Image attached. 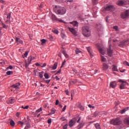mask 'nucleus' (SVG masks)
<instances>
[{
  "instance_id": "obj_1",
  "label": "nucleus",
  "mask_w": 129,
  "mask_h": 129,
  "mask_svg": "<svg viewBox=\"0 0 129 129\" xmlns=\"http://www.w3.org/2000/svg\"><path fill=\"white\" fill-rule=\"evenodd\" d=\"M82 33L84 37L88 38L90 37V30H89V27L88 26H84L82 28Z\"/></svg>"
},
{
  "instance_id": "obj_2",
  "label": "nucleus",
  "mask_w": 129,
  "mask_h": 129,
  "mask_svg": "<svg viewBox=\"0 0 129 129\" xmlns=\"http://www.w3.org/2000/svg\"><path fill=\"white\" fill-rule=\"evenodd\" d=\"M55 13L57 15H64L66 14V9L65 8L62 7H55Z\"/></svg>"
},
{
  "instance_id": "obj_3",
  "label": "nucleus",
  "mask_w": 129,
  "mask_h": 129,
  "mask_svg": "<svg viewBox=\"0 0 129 129\" xmlns=\"http://www.w3.org/2000/svg\"><path fill=\"white\" fill-rule=\"evenodd\" d=\"M111 124L113 125H119L121 124V120L119 118H116L115 119H112L110 121Z\"/></svg>"
},
{
  "instance_id": "obj_4",
  "label": "nucleus",
  "mask_w": 129,
  "mask_h": 129,
  "mask_svg": "<svg viewBox=\"0 0 129 129\" xmlns=\"http://www.w3.org/2000/svg\"><path fill=\"white\" fill-rule=\"evenodd\" d=\"M129 17V10H125V11L122 12L120 14V18L123 20L125 19H128Z\"/></svg>"
},
{
  "instance_id": "obj_5",
  "label": "nucleus",
  "mask_w": 129,
  "mask_h": 129,
  "mask_svg": "<svg viewBox=\"0 0 129 129\" xmlns=\"http://www.w3.org/2000/svg\"><path fill=\"white\" fill-rule=\"evenodd\" d=\"M115 8H114V6L113 5H109L106 6V7H104L103 12H113Z\"/></svg>"
},
{
  "instance_id": "obj_6",
  "label": "nucleus",
  "mask_w": 129,
  "mask_h": 129,
  "mask_svg": "<svg viewBox=\"0 0 129 129\" xmlns=\"http://www.w3.org/2000/svg\"><path fill=\"white\" fill-rule=\"evenodd\" d=\"M118 82L122 83V84L120 85V89H124V88H125V85H128L127 82L122 80H118Z\"/></svg>"
},
{
  "instance_id": "obj_7",
  "label": "nucleus",
  "mask_w": 129,
  "mask_h": 129,
  "mask_svg": "<svg viewBox=\"0 0 129 129\" xmlns=\"http://www.w3.org/2000/svg\"><path fill=\"white\" fill-rule=\"evenodd\" d=\"M77 121V118H74L72 119H71L69 123V126L70 127H72V126H73V125H74L75 123H76Z\"/></svg>"
},
{
  "instance_id": "obj_8",
  "label": "nucleus",
  "mask_w": 129,
  "mask_h": 129,
  "mask_svg": "<svg viewBox=\"0 0 129 129\" xmlns=\"http://www.w3.org/2000/svg\"><path fill=\"white\" fill-rule=\"evenodd\" d=\"M116 5L119 6H125L126 1L124 0H119L116 2Z\"/></svg>"
},
{
  "instance_id": "obj_9",
  "label": "nucleus",
  "mask_w": 129,
  "mask_h": 129,
  "mask_svg": "<svg viewBox=\"0 0 129 129\" xmlns=\"http://www.w3.org/2000/svg\"><path fill=\"white\" fill-rule=\"evenodd\" d=\"M129 40L127 39L126 40H123L120 42V43L118 44L119 47H121V48H123L126 44H127V42H128Z\"/></svg>"
},
{
  "instance_id": "obj_10",
  "label": "nucleus",
  "mask_w": 129,
  "mask_h": 129,
  "mask_svg": "<svg viewBox=\"0 0 129 129\" xmlns=\"http://www.w3.org/2000/svg\"><path fill=\"white\" fill-rule=\"evenodd\" d=\"M107 54L108 56H109V57H111L112 56V53H113V50L111 49V47L110 46H109V47L107 49Z\"/></svg>"
},
{
  "instance_id": "obj_11",
  "label": "nucleus",
  "mask_w": 129,
  "mask_h": 129,
  "mask_svg": "<svg viewBox=\"0 0 129 129\" xmlns=\"http://www.w3.org/2000/svg\"><path fill=\"white\" fill-rule=\"evenodd\" d=\"M7 19L8 20L5 21L6 24H11V13L7 14Z\"/></svg>"
},
{
  "instance_id": "obj_12",
  "label": "nucleus",
  "mask_w": 129,
  "mask_h": 129,
  "mask_svg": "<svg viewBox=\"0 0 129 129\" xmlns=\"http://www.w3.org/2000/svg\"><path fill=\"white\" fill-rule=\"evenodd\" d=\"M116 85H117V84L115 81H113L110 83V87L112 88H115V87H116Z\"/></svg>"
},
{
  "instance_id": "obj_13",
  "label": "nucleus",
  "mask_w": 129,
  "mask_h": 129,
  "mask_svg": "<svg viewBox=\"0 0 129 129\" xmlns=\"http://www.w3.org/2000/svg\"><path fill=\"white\" fill-rule=\"evenodd\" d=\"M87 50L88 52L89 53L91 57L92 58V57H93V55L92 53V49H91V47H87Z\"/></svg>"
},
{
  "instance_id": "obj_14",
  "label": "nucleus",
  "mask_w": 129,
  "mask_h": 129,
  "mask_svg": "<svg viewBox=\"0 0 129 129\" xmlns=\"http://www.w3.org/2000/svg\"><path fill=\"white\" fill-rule=\"evenodd\" d=\"M70 32H71L72 34H73V35H75V34H76V30H75V29L73 28H70L69 27L68 28Z\"/></svg>"
},
{
  "instance_id": "obj_15",
  "label": "nucleus",
  "mask_w": 129,
  "mask_h": 129,
  "mask_svg": "<svg viewBox=\"0 0 129 129\" xmlns=\"http://www.w3.org/2000/svg\"><path fill=\"white\" fill-rule=\"evenodd\" d=\"M98 50L99 51L100 54L102 55H104L105 54V51L103 50V49H102L100 46H98Z\"/></svg>"
},
{
  "instance_id": "obj_16",
  "label": "nucleus",
  "mask_w": 129,
  "mask_h": 129,
  "mask_svg": "<svg viewBox=\"0 0 129 129\" xmlns=\"http://www.w3.org/2000/svg\"><path fill=\"white\" fill-rule=\"evenodd\" d=\"M70 24L73 25L74 27H78V22L76 21L70 22Z\"/></svg>"
},
{
  "instance_id": "obj_17",
  "label": "nucleus",
  "mask_w": 129,
  "mask_h": 129,
  "mask_svg": "<svg viewBox=\"0 0 129 129\" xmlns=\"http://www.w3.org/2000/svg\"><path fill=\"white\" fill-rule=\"evenodd\" d=\"M102 69H103V70H104V71H105L106 70H107V69H108V65H107V64L106 63H103Z\"/></svg>"
},
{
  "instance_id": "obj_18",
  "label": "nucleus",
  "mask_w": 129,
  "mask_h": 129,
  "mask_svg": "<svg viewBox=\"0 0 129 129\" xmlns=\"http://www.w3.org/2000/svg\"><path fill=\"white\" fill-rule=\"evenodd\" d=\"M20 85H21V84L20 83H17L16 84L13 85L10 87H13V88H16V89H17V88H19Z\"/></svg>"
},
{
  "instance_id": "obj_19",
  "label": "nucleus",
  "mask_w": 129,
  "mask_h": 129,
  "mask_svg": "<svg viewBox=\"0 0 129 129\" xmlns=\"http://www.w3.org/2000/svg\"><path fill=\"white\" fill-rule=\"evenodd\" d=\"M84 126V122H81V123H80V124L77 126V129L82 128V127H83Z\"/></svg>"
},
{
  "instance_id": "obj_20",
  "label": "nucleus",
  "mask_w": 129,
  "mask_h": 129,
  "mask_svg": "<svg viewBox=\"0 0 129 129\" xmlns=\"http://www.w3.org/2000/svg\"><path fill=\"white\" fill-rule=\"evenodd\" d=\"M34 59H35V57H33L32 56H30L28 57V65L29 64H30V63H31V62H32V60H34Z\"/></svg>"
},
{
  "instance_id": "obj_21",
  "label": "nucleus",
  "mask_w": 129,
  "mask_h": 129,
  "mask_svg": "<svg viewBox=\"0 0 129 129\" xmlns=\"http://www.w3.org/2000/svg\"><path fill=\"white\" fill-rule=\"evenodd\" d=\"M9 100V103L13 104L16 102V100H15V99L13 98H10Z\"/></svg>"
},
{
  "instance_id": "obj_22",
  "label": "nucleus",
  "mask_w": 129,
  "mask_h": 129,
  "mask_svg": "<svg viewBox=\"0 0 129 129\" xmlns=\"http://www.w3.org/2000/svg\"><path fill=\"white\" fill-rule=\"evenodd\" d=\"M51 17H52V20H54L55 21H59V22H62V20H58V18H57L56 16L54 15H52Z\"/></svg>"
},
{
  "instance_id": "obj_23",
  "label": "nucleus",
  "mask_w": 129,
  "mask_h": 129,
  "mask_svg": "<svg viewBox=\"0 0 129 129\" xmlns=\"http://www.w3.org/2000/svg\"><path fill=\"white\" fill-rule=\"evenodd\" d=\"M62 53L63 54L66 58H69V55L66 53V50H62Z\"/></svg>"
},
{
  "instance_id": "obj_24",
  "label": "nucleus",
  "mask_w": 129,
  "mask_h": 129,
  "mask_svg": "<svg viewBox=\"0 0 129 129\" xmlns=\"http://www.w3.org/2000/svg\"><path fill=\"white\" fill-rule=\"evenodd\" d=\"M58 63L55 62L52 67V70H56L57 69V66Z\"/></svg>"
},
{
  "instance_id": "obj_25",
  "label": "nucleus",
  "mask_w": 129,
  "mask_h": 129,
  "mask_svg": "<svg viewBox=\"0 0 129 129\" xmlns=\"http://www.w3.org/2000/svg\"><path fill=\"white\" fill-rule=\"evenodd\" d=\"M52 31L54 34H56V35H58V34H59V31H58V30L56 29H53Z\"/></svg>"
},
{
  "instance_id": "obj_26",
  "label": "nucleus",
  "mask_w": 129,
  "mask_h": 129,
  "mask_svg": "<svg viewBox=\"0 0 129 129\" xmlns=\"http://www.w3.org/2000/svg\"><path fill=\"white\" fill-rule=\"evenodd\" d=\"M10 125H11V126H15V124H16L15 123V121L13 119H11L10 120Z\"/></svg>"
},
{
  "instance_id": "obj_27",
  "label": "nucleus",
  "mask_w": 129,
  "mask_h": 129,
  "mask_svg": "<svg viewBox=\"0 0 129 129\" xmlns=\"http://www.w3.org/2000/svg\"><path fill=\"white\" fill-rule=\"evenodd\" d=\"M124 123L125 124L129 125V118H125L124 120Z\"/></svg>"
},
{
  "instance_id": "obj_28",
  "label": "nucleus",
  "mask_w": 129,
  "mask_h": 129,
  "mask_svg": "<svg viewBox=\"0 0 129 129\" xmlns=\"http://www.w3.org/2000/svg\"><path fill=\"white\" fill-rule=\"evenodd\" d=\"M26 121H27V120H26V117L24 118L23 120V121H21V123H20V124L21 125V126H24V123H25Z\"/></svg>"
},
{
  "instance_id": "obj_29",
  "label": "nucleus",
  "mask_w": 129,
  "mask_h": 129,
  "mask_svg": "<svg viewBox=\"0 0 129 129\" xmlns=\"http://www.w3.org/2000/svg\"><path fill=\"white\" fill-rule=\"evenodd\" d=\"M78 107L79 108H80L81 110H84V107H83V106L81 105V103H79V105H78Z\"/></svg>"
},
{
  "instance_id": "obj_30",
  "label": "nucleus",
  "mask_w": 129,
  "mask_h": 129,
  "mask_svg": "<svg viewBox=\"0 0 129 129\" xmlns=\"http://www.w3.org/2000/svg\"><path fill=\"white\" fill-rule=\"evenodd\" d=\"M113 68H112V71H118V70H117V68L116 67V66L113 65Z\"/></svg>"
},
{
  "instance_id": "obj_31",
  "label": "nucleus",
  "mask_w": 129,
  "mask_h": 129,
  "mask_svg": "<svg viewBox=\"0 0 129 129\" xmlns=\"http://www.w3.org/2000/svg\"><path fill=\"white\" fill-rule=\"evenodd\" d=\"M95 126L96 129H101L100 127V125H99V123H96Z\"/></svg>"
},
{
  "instance_id": "obj_32",
  "label": "nucleus",
  "mask_w": 129,
  "mask_h": 129,
  "mask_svg": "<svg viewBox=\"0 0 129 129\" xmlns=\"http://www.w3.org/2000/svg\"><path fill=\"white\" fill-rule=\"evenodd\" d=\"M101 59L102 62H105V61H106V58H105L104 56L102 55L101 56Z\"/></svg>"
},
{
  "instance_id": "obj_33",
  "label": "nucleus",
  "mask_w": 129,
  "mask_h": 129,
  "mask_svg": "<svg viewBox=\"0 0 129 129\" xmlns=\"http://www.w3.org/2000/svg\"><path fill=\"white\" fill-rule=\"evenodd\" d=\"M59 119L60 120H61V121H67V119L64 117H62Z\"/></svg>"
},
{
  "instance_id": "obj_34",
  "label": "nucleus",
  "mask_w": 129,
  "mask_h": 129,
  "mask_svg": "<svg viewBox=\"0 0 129 129\" xmlns=\"http://www.w3.org/2000/svg\"><path fill=\"white\" fill-rule=\"evenodd\" d=\"M41 45L43 46V45H44V44H46V39H41Z\"/></svg>"
},
{
  "instance_id": "obj_35",
  "label": "nucleus",
  "mask_w": 129,
  "mask_h": 129,
  "mask_svg": "<svg viewBox=\"0 0 129 129\" xmlns=\"http://www.w3.org/2000/svg\"><path fill=\"white\" fill-rule=\"evenodd\" d=\"M70 84H76L77 83V80H75L73 81L70 82Z\"/></svg>"
},
{
  "instance_id": "obj_36",
  "label": "nucleus",
  "mask_w": 129,
  "mask_h": 129,
  "mask_svg": "<svg viewBox=\"0 0 129 129\" xmlns=\"http://www.w3.org/2000/svg\"><path fill=\"white\" fill-rule=\"evenodd\" d=\"M43 73H44V72H41L39 73L40 78H41V79L43 78Z\"/></svg>"
},
{
  "instance_id": "obj_37",
  "label": "nucleus",
  "mask_w": 129,
  "mask_h": 129,
  "mask_svg": "<svg viewBox=\"0 0 129 129\" xmlns=\"http://www.w3.org/2000/svg\"><path fill=\"white\" fill-rule=\"evenodd\" d=\"M44 76L45 79H48L49 78V74H48L47 73H45L44 75Z\"/></svg>"
},
{
  "instance_id": "obj_38",
  "label": "nucleus",
  "mask_w": 129,
  "mask_h": 129,
  "mask_svg": "<svg viewBox=\"0 0 129 129\" xmlns=\"http://www.w3.org/2000/svg\"><path fill=\"white\" fill-rule=\"evenodd\" d=\"M55 112H56V109L52 108L51 109V113H52V114H54V113H55Z\"/></svg>"
},
{
  "instance_id": "obj_39",
  "label": "nucleus",
  "mask_w": 129,
  "mask_h": 129,
  "mask_svg": "<svg viewBox=\"0 0 129 129\" xmlns=\"http://www.w3.org/2000/svg\"><path fill=\"white\" fill-rule=\"evenodd\" d=\"M127 109H128V107H127L126 109H123L121 111V113H124V112H125V111H126V110H127Z\"/></svg>"
},
{
  "instance_id": "obj_40",
  "label": "nucleus",
  "mask_w": 129,
  "mask_h": 129,
  "mask_svg": "<svg viewBox=\"0 0 129 129\" xmlns=\"http://www.w3.org/2000/svg\"><path fill=\"white\" fill-rule=\"evenodd\" d=\"M28 54H29V51H25V52L24 54V57H27Z\"/></svg>"
},
{
  "instance_id": "obj_41",
  "label": "nucleus",
  "mask_w": 129,
  "mask_h": 129,
  "mask_svg": "<svg viewBox=\"0 0 129 129\" xmlns=\"http://www.w3.org/2000/svg\"><path fill=\"white\" fill-rule=\"evenodd\" d=\"M93 5H97V0H92Z\"/></svg>"
},
{
  "instance_id": "obj_42",
  "label": "nucleus",
  "mask_w": 129,
  "mask_h": 129,
  "mask_svg": "<svg viewBox=\"0 0 129 129\" xmlns=\"http://www.w3.org/2000/svg\"><path fill=\"white\" fill-rule=\"evenodd\" d=\"M48 39L50 40V41H53V36L51 35H48Z\"/></svg>"
},
{
  "instance_id": "obj_43",
  "label": "nucleus",
  "mask_w": 129,
  "mask_h": 129,
  "mask_svg": "<svg viewBox=\"0 0 129 129\" xmlns=\"http://www.w3.org/2000/svg\"><path fill=\"white\" fill-rule=\"evenodd\" d=\"M96 26L97 29H99V28L101 29V27H102V26L100 24H96Z\"/></svg>"
},
{
  "instance_id": "obj_44",
  "label": "nucleus",
  "mask_w": 129,
  "mask_h": 129,
  "mask_svg": "<svg viewBox=\"0 0 129 129\" xmlns=\"http://www.w3.org/2000/svg\"><path fill=\"white\" fill-rule=\"evenodd\" d=\"M6 73L7 75H11V74H13V71H8Z\"/></svg>"
},
{
  "instance_id": "obj_45",
  "label": "nucleus",
  "mask_w": 129,
  "mask_h": 129,
  "mask_svg": "<svg viewBox=\"0 0 129 129\" xmlns=\"http://www.w3.org/2000/svg\"><path fill=\"white\" fill-rule=\"evenodd\" d=\"M81 51L79 49H76V54H79Z\"/></svg>"
},
{
  "instance_id": "obj_46",
  "label": "nucleus",
  "mask_w": 129,
  "mask_h": 129,
  "mask_svg": "<svg viewBox=\"0 0 129 129\" xmlns=\"http://www.w3.org/2000/svg\"><path fill=\"white\" fill-rule=\"evenodd\" d=\"M61 73V69H60L54 75H57V74H60Z\"/></svg>"
},
{
  "instance_id": "obj_47",
  "label": "nucleus",
  "mask_w": 129,
  "mask_h": 129,
  "mask_svg": "<svg viewBox=\"0 0 129 129\" xmlns=\"http://www.w3.org/2000/svg\"><path fill=\"white\" fill-rule=\"evenodd\" d=\"M114 30H115V31H118V26H114L113 27Z\"/></svg>"
},
{
  "instance_id": "obj_48",
  "label": "nucleus",
  "mask_w": 129,
  "mask_h": 129,
  "mask_svg": "<svg viewBox=\"0 0 129 129\" xmlns=\"http://www.w3.org/2000/svg\"><path fill=\"white\" fill-rule=\"evenodd\" d=\"M40 111H42V107H40L39 109H38V110H37L36 111V112H40Z\"/></svg>"
},
{
  "instance_id": "obj_49",
  "label": "nucleus",
  "mask_w": 129,
  "mask_h": 129,
  "mask_svg": "<svg viewBox=\"0 0 129 129\" xmlns=\"http://www.w3.org/2000/svg\"><path fill=\"white\" fill-rule=\"evenodd\" d=\"M58 3H64L65 2V0H55Z\"/></svg>"
},
{
  "instance_id": "obj_50",
  "label": "nucleus",
  "mask_w": 129,
  "mask_h": 129,
  "mask_svg": "<svg viewBox=\"0 0 129 129\" xmlns=\"http://www.w3.org/2000/svg\"><path fill=\"white\" fill-rule=\"evenodd\" d=\"M60 36L62 38V39H64V38H65V34H64L63 33H61L60 34Z\"/></svg>"
},
{
  "instance_id": "obj_51",
  "label": "nucleus",
  "mask_w": 129,
  "mask_h": 129,
  "mask_svg": "<svg viewBox=\"0 0 129 129\" xmlns=\"http://www.w3.org/2000/svg\"><path fill=\"white\" fill-rule=\"evenodd\" d=\"M25 67H26V68H28V66L29 64H28V62H27V60H25Z\"/></svg>"
},
{
  "instance_id": "obj_52",
  "label": "nucleus",
  "mask_w": 129,
  "mask_h": 129,
  "mask_svg": "<svg viewBox=\"0 0 129 129\" xmlns=\"http://www.w3.org/2000/svg\"><path fill=\"white\" fill-rule=\"evenodd\" d=\"M68 126V124H65L63 126V129H67V127Z\"/></svg>"
},
{
  "instance_id": "obj_53",
  "label": "nucleus",
  "mask_w": 129,
  "mask_h": 129,
  "mask_svg": "<svg viewBox=\"0 0 129 129\" xmlns=\"http://www.w3.org/2000/svg\"><path fill=\"white\" fill-rule=\"evenodd\" d=\"M94 115L96 117V116H97L98 115V112H95L94 113Z\"/></svg>"
},
{
  "instance_id": "obj_54",
  "label": "nucleus",
  "mask_w": 129,
  "mask_h": 129,
  "mask_svg": "<svg viewBox=\"0 0 129 129\" xmlns=\"http://www.w3.org/2000/svg\"><path fill=\"white\" fill-rule=\"evenodd\" d=\"M65 63H66V60H64V61L62 63L60 68H62L63 66H64V64H65Z\"/></svg>"
},
{
  "instance_id": "obj_55",
  "label": "nucleus",
  "mask_w": 129,
  "mask_h": 129,
  "mask_svg": "<svg viewBox=\"0 0 129 129\" xmlns=\"http://www.w3.org/2000/svg\"><path fill=\"white\" fill-rule=\"evenodd\" d=\"M26 126L28 127H31V124L29 122H28V123H26Z\"/></svg>"
},
{
  "instance_id": "obj_56",
  "label": "nucleus",
  "mask_w": 129,
  "mask_h": 129,
  "mask_svg": "<svg viewBox=\"0 0 129 129\" xmlns=\"http://www.w3.org/2000/svg\"><path fill=\"white\" fill-rule=\"evenodd\" d=\"M51 122H52V119H48L47 120V123H48L50 124V123H51Z\"/></svg>"
},
{
  "instance_id": "obj_57",
  "label": "nucleus",
  "mask_w": 129,
  "mask_h": 129,
  "mask_svg": "<svg viewBox=\"0 0 129 129\" xmlns=\"http://www.w3.org/2000/svg\"><path fill=\"white\" fill-rule=\"evenodd\" d=\"M72 71H73V72H75V74H77V73H78V71H77V70H75V69H73L72 70Z\"/></svg>"
},
{
  "instance_id": "obj_58",
  "label": "nucleus",
  "mask_w": 129,
  "mask_h": 129,
  "mask_svg": "<svg viewBox=\"0 0 129 129\" xmlns=\"http://www.w3.org/2000/svg\"><path fill=\"white\" fill-rule=\"evenodd\" d=\"M2 26H3V28H4V29H7V26L6 25V24H5V23H2Z\"/></svg>"
},
{
  "instance_id": "obj_59",
  "label": "nucleus",
  "mask_w": 129,
  "mask_h": 129,
  "mask_svg": "<svg viewBox=\"0 0 129 129\" xmlns=\"http://www.w3.org/2000/svg\"><path fill=\"white\" fill-rule=\"evenodd\" d=\"M59 104V100H56L55 101V105H58Z\"/></svg>"
},
{
  "instance_id": "obj_60",
  "label": "nucleus",
  "mask_w": 129,
  "mask_h": 129,
  "mask_svg": "<svg viewBox=\"0 0 129 129\" xmlns=\"http://www.w3.org/2000/svg\"><path fill=\"white\" fill-rule=\"evenodd\" d=\"M20 39L19 37H16V42H19L20 41Z\"/></svg>"
},
{
  "instance_id": "obj_61",
  "label": "nucleus",
  "mask_w": 129,
  "mask_h": 129,
  "mask_svg": "<svg viewBox=\"0 0 129 129\" xmlns=\"http://www.w3.org/2000/svg\"><path fill=\"white\" fill-rule=\"evenodd\" d=\"M7 69H13V66H9Z\"/></svg>"
},
{
  "instance_id": "obj_62",
  "label": "nucleus",
  "mask_w": 129,
  "mask_h": 129,
  "mask_svg": "<svg viewBox=\"0 0 129 129\" xmlns=\"http://www.w3.org/2000/svg\"><path fill=\"white\" fill-rule=\"evenodd\" d=\"M66 107H67V106L64 105V106L62 108V111H64V110H66Z\"/></svg>"
},
{
  "instance_id": "obj_63",
  "label": "nucleus",
  "mask_w": 129,
  "mask_h": 129,
  "mask_svg": "<svg viewBox=\"0 0 129 129\" xmlns=\"http://www.w3.org/2000/svg\"><path fill=\"white\" fill-rule=\"evenodd\" d=\"M50 81H51L50 80H47L45 81L46 83L49 84L50 83Z\"/></svg>"
},
{
  "instance_id": "obj_64",
  "label": "nucleus",
  "mask_w": 129,
  "mask_h": 129,
  "mask_svg": "<svg viewBox=\"0 0 129 129\" xmlns=\"http://www.w3.org/2000/svg\"><path fill=\"white\" fill-rule=\"evenodd\" d=\"M39 7L40 9H42L43 8V4H40Z\"/></svg>"
}]
</instances>
